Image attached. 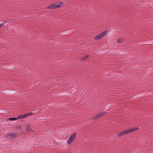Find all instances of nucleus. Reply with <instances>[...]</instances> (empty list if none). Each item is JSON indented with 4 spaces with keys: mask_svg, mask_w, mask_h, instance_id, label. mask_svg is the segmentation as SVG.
<instances>
[{
    "mask_svg": "<svg viewBox=\"0 0 153 153\" xmlns=\"http://www.w3.org/2000/svg\"><path fill=\"white\" fill-rule=\"evenodd\" d=\"M23 116H24V118H25V117H26V116H25V114H23Z\"/></svg>",
    "mask_w": 153,
    "mask_h": 153,
    "instance_id": "17",
    "label": "nucleus"
},
{
    "mask_svg": "<svg viewBox=\"0 0 153 153\" xmlns=\"http://www.w3.org/2000/svg\"><path fill=\"white\" fill-rule=\"evenodd\" d=\"M139 128L138 127H135L132 128L128 129L127 130H125L119 133L117 135V137H119L123 136L130 133L136 131Z\"/></svg>",
    "mask_w": 153,
    "mask_h": 153,
    "instance_id": "1",
    "label": "nucleus"
},
{
    "mask_svg": "<svg viewBox=\"0 0 153 153\" xmlns=\"http://www.w3.org/2000/svg\"><path fill=\"white\" fill-rule=\"evenodd\" d=\"M17 117H18V119H21L24 118L23 114L21 115H19Z\"/></svg>",
    "mask_w": 153,
    "mask_h": 153,
    "instance_id": "13",
    "label": "nucleus"
},
{
    "mask_svg": "<svg viewBox=\"0 0 153 153\" xmlns=\"http://www.w3.org/2000/svg\"><path fill=\"white\" fill-rule=\"evenodd\" d=\"M123 41V39L122 38H119L117 40V42L119 43H121Z\"/></svg>",
    "mask_w": 153,
    "mask_h": 153,
    "instance_id": "10",
    "label": "nucleus"
},
{
    "mask_svg": "<svg viewBox=\"0 0 153 153\" xmlns=\"http://www.w3.org/2000/svg\"><path fill=\"white\" fill-rule=\"evenodd\" d=\"M15 129H20L21 127L20 126H16L14 127Z\"/></svg>",
    "mask_w": 153,
    "mask_h": 153,
    "instance_id": "14",
    "label": "nucleus"
},
{
    "mask_svg": "<svg viewBox=\"0 0 153 153\" xmlns=\"http://www.w3.org/2000/svg\"><path fill=\"white\" fill-rule=\"evenodd\" d=\"M5 23L4 22V23H1L0 24V27H1L4 25V24Z\"/></svg>",
    "mask_w": 153,
    "mask_h": 153,
    "instance_id": "16",
    "label": "nucleus"
},
{
    "mask_svg": "<svg viewBox=\"0 0 153 153\" xmlns=\"http://www.w3.org/2000/svg\"><path fill=\"white\" fill-rule=\"evenodd\" d=\"M108 30H106L104 31L103 32L101 33L100 34L97 35L94 37V39L96 40H99L101 39L103 37H104L106 34L107 33Z\"/></svg>",
    "mask_w": 153,
    "mask_h": 153,
    "instance_id": "3",
    "label": "nucleus"
},
{
    "mask_svg": "<svg viewBox=\"0 0 153 153\" xmlns=\"http://www.w3.org/2000/svg\"><path fill=\"white\" fill-rule=\"evenodd\" d=\"M76 136V132H74L71 134L69 138L74 140Z\"/></svg>",
    "mask_w": 153,
    "mask_h": 153,
    "instance_id": "5",
    "label": "nucleus"
},
{
    "mask_svg": "<svg viewBox=\"0 0 153 153\" xmlns=\"http://www.w3.org/2000/svg\"><path fill=\"white\" fill-rule=\"evenodd\" d=\"M18 117H12L8 119L10 121H14L18 120Z\"/></svg>",
    "mask_w": 153,
    "mask_h": 153,
    "instance_id": "9",
    "label": "nucleus"
},
{
    "mask_svg": "<svg viewBox=\"0 0 153 153\" xmlns=\"http://www.w3.org/2000/svg\"><path fill=\"white\" fill-rule=\"evenodd\" d=\"M89 57V55H87L81 57V58H82L81 60L82 61H83L87 59Z\"/></svg>",
    "mask_w": 153,
    "mask_h": 153,
    "instance_id": "8",
    "label": "nucleus"
},
{
    "mask_svg": "<svg viewBox=\"0 0 153 153\" xmlns=\"http://www.w3.org/2000/svg\"><path fill=\"white\" fill-rule=\"evenodd\" d=\"M9 134L7 135L6 137L11 139H13L17 136L16 134H13V133H11L10 134L9 133Z\"/></svg>",
    "mask_w": 153,
    "mask_h": 153,
    "instance_id": "4",
    "label": "nucleus"
},
{
    "mask_svg": "<svg viewBox=\"0 0 153 153\" xmlns=\"http://www.w3.org/2000/svg\"><path fill=\"white\" fill-rule=\"evenodd\" d=\"M17 133H18V134H20V135L21 134V133H19V132H17Z\"/></svg>",
    "mask_w": 153,
    "mask_h": 153,
    "instance_id": "18",
    "label": "nucleus"
},
{
    "mask_svg": "<svg viewBox=\"0 0 153 153\" xmlns=\"http://www.w3.org/2000/svg\"><path fill=\"white\" fill-rule=\"evenodd\" d=\"M26 114H27V116H30V115H32L33 114V113L31 112H29Z\"/></svg>",
    "mask_w": 153,
    "mask_h": 153,
    "instance_id": "15",
    "label": "nucleus"
},
{
    "mask_svg": "<svg viewBox=\"0 0 153 153\" xmlns=\"http://www.w3.org/2000/svg\"><path fill=\"white\" fill-rule=\"evenodd\" d=\"M106 114V112L105 111H103V112H101L99 114L101 117L104 115Z\"/></svg>",
    "mask_w": 153,
    "mask_h": 153,
    "instance_id": "12",
    "label": "nucleus"
},
{
    "mask_svg": "<svg viewBox=\"0 0 153 153\" xmlns=\"http://www.w3.org/2000/svg\"><path fill=\"white\" fill-rule=\"evenodd\" d=\"M74 140H73L69 138L68 141H67V144L69 145H70L71 143Z\"/></svg>",
    "mask_w": 153,
    "mask_h": 153,
    "instance_id": "7",
    "label": "nucleus"
},
{
    "mask_svg": "<svg viewBox=\"0 0 153 153\" xmlns=\"http://www.w3.org/2000/svg\"><path fill=\"white\" fill-rule=\"evenodd\" d=\"M25 116H26V117H28V116H27V114H25Z\"/></svg>",
    "mask_w": 153,
    "mask_h": 153,
    "instance_id": "19",
    "label": "nucleus"
},
{
    "mask_svg": "<svg viewBox=\"0 0 153 153\" xmlns=\"http://www.w3.org/2000/svg\"><path fill=\"white\" fill-rule=\"evenodd\" d=\"M64 4L63 3V2H59L51 5L48 6L47 7V8L52 9H53L59 8L62 7Z\"/></svg>",
    "mask_w": 153,
    "mask_h": 153,
    "instance_id": "2",
    "label": "nucleus"
},
{
    "mask_svg": "<svg viewBox=\"0 0 153 153\" xmlns=\"http://www.w3.org/2000/svg\"><path fill=\"white\" fill-rule=\"evenodd\" d=\"M25 130L27 132H29L30 131H33V130L30 128V126H27L25 128Z\"/></svg>",
    "mask_w": 153,
    "mask_h": 153,
    "instance_id": "6",
    "label": "nucleus"
},
{
    "mask_svg": "<svg viewBox=\"0 0 153 153\" xmlns=\"http://www.w3.org/2000/svg\"><path fill=\"white\" fill-rule=\"evenodd\" d=\"M100 116L99 114H98L96 116H95V117H93L92 119V120H94V119H95L96 118H98L99 117H100Z\"/></svg>",
    "mask_w": 153,
    "mask_h": 153,
    "instance_id": "11",
    "label": "nucleus"
}]
</instances>
